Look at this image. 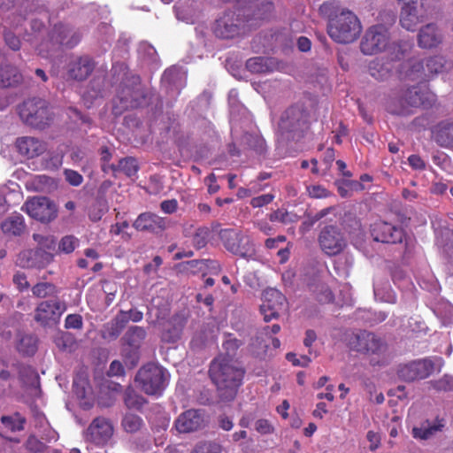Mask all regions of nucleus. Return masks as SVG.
<instances>
[{
	"label": "nucleus",
	"instance_id": "44",
	"mask_svg": "<svg viewBox=\"0 0 453 453\" xmlns=\"http://www.w3.org/2000/svg\"><path fill=\"white\" fill-rule=\"evenodd\" d=\"M33 296L38 298H45L56 294L57 288L50 282H38L32 288Z\"/></svg>",
	"mask_w": 453,
	"mask_h": 453
},
{
	"label": "nucleus",
	"instance_id": "26",
	"mask_svg": "<svg viewBox=\"0 0 453 453\" xmlns=\"http://www.w3.org/2000/svg\"><path fill=\"white\" fill-rule=\"evenodd\" d=\"M187 321L188 319L184 314L174 315L163 329L161 340L168 343L176 342L180 340Z\"/></svg>",
	"mask_w": 453,
	"mask_h": 453
},
{
	"label": "nucleus",
	"instance_id": "48",
	"mask_svg": "<svg viewBox=\"0 0 453 453\" xmlns=\"http://www.w3.org/2000/svg\"><path fill=\"white\" fill-rule=\"evenodd\" d=\"M269 219L271 221H278L283 224H288L294 222L296 219V215L284 210H277L270 214Z\"/></svg>",
	"mask_w": 453,
	"mask_h": 453
},
{
	"label": "nucleus",
	"instance_id": "50",
	"mask_svg": "<svg viewBox=\"0 0 453 453\" xmlns=\"http://www.w3.org/2000/svg\"><path fill=\"white\" fill-rule=\"evenodd\" d=\"M4 39L5 44L12 50L17 51L20 49L21 42L19 38L10 29L4 27Z\"/></svg>",
	"mask_w": 453,
	"mask_h": 453
},
{
	"label": "nucleus",
	"instance_id": "4",
	"mask_svg": "<svg viewBox=\"0 0 453 453\" xmlns=\"http://www.w3.org/2000/svg\"><path fill=\"white\" fill-rule=\"evenodd\" d=\"M170 373L162 365L148 363L137 372L134 383L137 388L148 395L160 396L166 388Z\"/></svg>",
	"mask_w": 453,
	"mask_h": 453
},
{
	"label": "nucleus",
	"instance_id": "36",
	"mask_svg": "<svg viewBox=\"0 0 453 453\" xmlns=\"http://www.w3.org/2000/svg\"><path fill=\"white\" fill-rule=\"evenodd\" d=\"M423 61L426 80L431 79L434 75L443 72L446 65V60L441 56L429 57Z\"/></svg>",
	"mask_w": 453,
	"mask_h": 453
},
{
	"label": "nucleus",
	"instance_id": "54",
	"mask_svg": "<svg viewBox=\"0 0 453 453\" xmlns=\"http://www.w3.org/2000/svg\"><path fill=\"white\" fill-rule=\"evenodd\" d=\"M65 180L72 186H80L83 181V177L78 172L72 169H65L64 171Z\"/></svg>",
	"mask_w": 453,
	"mask_h": 453
},
{
	"label": "nucleus",
	"instance_id": "27",
	"mask_svg": "<svg viewBox=\"0 0 453 453\" xmlns=\"http://www.w3.org/2000/svg\"><path fill=\"white\" fill-rule=\"evenodd\" d=\"M51 40L60 45L73 48L81 41V35L65 25L58 24L51 32Z\"/></svg>",
	"mask_w": 453,
	"mask_h": 453
},
{
	"label": "nucleus",
	"instance_id": "1",
	"mask_svg": "<svg viewBox=\"0 0 453 453\" xmlns=\"http://www.w3.org/2000/svg\"><path fill=\"white\" fill-rule=\"evenodd\" d=\"M319 13L328 19L327 33L338 43L354 42L362 31L357 16L349 10H340L335 2H325L319 6Z\"/></svg>",
	"mask_w": 453,
	"mask_h": 453
},
{
	"label": "nucleus",
	"instance_id": "57",
	"mask_svg": "<svg viewBox=\"0 0 453 453\" xmlns=\"http://www.w3.org/2000/svg\"><path fill=\"white\" fill-rule=\"evenodd\" d=\"M286 358L296 366L306 367L311 363V358L308 356H302L297 358L295 353L289 352L286 355Z\"/></svg>",
	"mask_w": 453,
	"mask_h": 453
},
{
	"label": "nucleus",
	"instance_id": "20",
	"mask_svg": "<svg viewBox=\"0 0 453 453\" xmlns=\"http://www.w3.org/2000/svg\"><path fill=\"white\" fill-rule=\"evenodd\" d=\"M426 14V12L423 0L416 4H403L400 13V24L406 30L412 31L424 20Z\"/></svg>",
	"mask_w": 453,
	"mask_h": 453
},
{
	"label": "nucleus",
	"instance_id": "46",
	"mask_svg": "<svg viewBox=\"0 0 453 453\" xmlns=\"http://www.w3.org/2000/svg\"><path fill=\"white\" fill-rule=\"evenodd\" d=\"M191 453H222V446L215 441H203L196 444Z\"/></svg>",
	"mask_w": 453,
	"mask_h": 453
},
{
	"label": "nucleus",
	"instance_id": "2",
	"mask_svg": "<svg viewBox=\"0 0 453 453\" xmlns=\"http://www.w3.org/2000/svg\"><path fill=\"white\" fill-rule=\"evenodd\" d=\"M210 377L217 386L221 399L231 401L240 387L244 371L234 358L219 356L211 363Z\"/></svg>",
	"mask_w": 453,
	"mask_h": 453
},
{
	"label": "nucleus",
	"instance_id": "9",
	"mask_svg": "<svg viewBox=\"0 0 453 453\" xmlns=\"http://www.w3.org/2000/svg\"><path fill=\"white\" fill-rule=\"evenodd\" d=\"M219 237L225 248L231 253L244 258L255 255V249L250 238L235 229H222Z\"/></svg>",
	"mask_w": 453,
	"mask_h": 453
},
{
	"label": "nucleus",
	"instance_id": "39",
	"mask_svg": "<svg viewBox=\"0 0 453 453\" xmlns=\"http://www.w3.org/2000/svg\"><path fill=\"white\" fill-rule=\"evenodd\" d=\"M113 172H122L128 177H133L136 174L139 167L135 158L126 157L119 160L118 165H111L109 166Z\"/></svg>",
	"mask_w": 453,
	"mask_h": 453
},
{
	"label": "nucleus",
	"instance_id": "10",
	"mask_svg": "<svg viewBox=\"0 0 453 453\" xmlns=\"http://www.w3.org/2000/svg\"><path fill=\"white\" fill-rule=\"evenodd\" d=\"M318 241L321 250L329 257L339 255L347 247L344 234L333 225L321 229Z\"/></svg>",
	"mask_w": 453,
	"mask_h": 453
},
{
	"label": "nucleus",
	"instance_id": "11",
	"mask_svg": "<svg viewBox=\"0 0 453 453\" xmlns=\"http://www.w3.org/2000/svg\"><path fill=\"white\" fill-rule=\"evenodd\" d=\"M21 209L31 218L43 223L50 222L58 216L57 205L45 196H35L27 200Z\"/></svg>",
	"mask_w": 453,
	"mask_h": 453
},
{
	"label": "nucleus",
	"instance_id": "49",
	"mask_svg": "<svg viewBox=\"0 0 453 453\" xmlns=\"http://www.w3.org/2000/svg\"><path fill=\"white\" fill-rule=\"evenodd\" d=\"M210 230L207 227L198 228L193 237V245L196 249H202L207 244Z\"/></svg>",
	"mask_w": 453,
	"mask_h": 453
},
{
	"label": "nucleus",
	"instance_id": "7",
	"mask_svg": "<svg viewBox=\"0 0 453 453\" xmlns=\"http://www.w3.org/2000/svg\"><path fill=\"white\" fill-rule=\"evenodd\" d=\"M307 115L297 106L286 110L279 121L278 134L284 140L295 139L296 135L306 126Z\"/></svg>",
	"mask_w": 453,
	"mask_h": 453
},
{
	"label": "nucleus",
	"instance_id": "15",
	"mask_svg": "<svg viewBox=\"0 0 453 453\" xmlns=\"http://www.w3.org/2000/svg\"><path fill=\"white\" fill-rule=\"evenodd\" d=\"M94 60L88 55H73L65 65L67 79L77 81L87 80L95 69Z\"/></svg>",
	"mask_w": 453,
	"mask_h": 453
},
{
	"label": "nucleus",
	"instance_id": "35",
	"mask_svg": "<svg viewBox=\"0 0 453 453\" xmlns=\"http://www.w3.org/2000/svg\"><path fill=\"white\" fill-rule=\"evenodd\" d=\"M147 333L142 326H134L127 329L122 341L133 349H138L145 339Z\"/></svg>",
	"mask_w": 453,
	"mask_h": 453
},
{
	"label": "nucleus",
	"instance_id": "55",
	"mask_svg": "<svg viewBox=\"0 0 453 453\" xmlns=\"http://www.w3.org/2000/svg\"><path fill=\"white\" fill-rule=\"evenodd\" d=\"M168 315L167 310L156 309L155 318H153V308L150 309L148 312V322L151 326H156L161 320L165 319Z\"/></svg>",
	"mask_w": 453,
	"mask_h": 453
},
{
	"label": "nucleus",
	"instance_id": "42",
	"mask_svg": "<svg viewBox=\"0 0 453 453\" xmlns=\"http://www.w3.org/2000/svg\"><path fill=\"white\" fill-rule=\"evenodd\" d=\"M36 339L31 334L19 335L17 349L25 355H33L36 351Z\"/></svg>",
	"mask_w": 453,
	"mask_h": 453
},
{
	"label": "nucleus",
	"instance_id": "47",
	"mask_svg": "<svg viewBox=\"0 0 453 453\" xmlns=\"http://www.w3.org/2000/svg\"><path fill=\"white\" fill-rule=\"evenodd\" d=\"M244 141L258 153H263L265 150V142L261 136L247 134L244 135Z\"/></svg>",
	"mask_w": 453,
	"mask_h": 453
},
{
	"label": "nucleus",
	"instance_id": "59",
	"mask_svg": "<svg viewBox=\"0 0 453 453\" xmlns=\"http://www.w3.org/2000/svg\"><path fill=\"white\" fill-rule=\"evenodd\" d=\"M107 374L109 376H122L125 374V368L119 361L114 360L111 363Z\"/></svg>",
	"mask_w": 453,
	"mask_h": 453
},
{
	"label": "nucleus",
	"instance_id": "40",
	"mask_svg": "<svg viewBox=\"0 0 453 453\" xmlns=\"http://www.w3.org/2000/svg\"><path fill=\"white\" fill-rule=\"evenodd\" d=\"M143 425L142 418L134 413H126L121 420V426L129 434H134L140 431Z\"/></svg>",
	"mask_w": 453,
	"mask_h": 453
},
{
	"label": "nucleus",
	"instance_id": "56",
	"mask_svg": "<svg viewBox=\"0 0 453 453\" xmlns=\"http://www.w3.org/2000/svg\"><path fill=\"white\" fill-rule=\"evenodd\" d=\"M308 193L312 198H325L330 196V192L320 185L309 187Z\"/></svg>",
	"mask_w": 453,
	"mask_h": 453
},
{
	"label": "nucleus",
	"instance_id": "58",
	"mask_svg": "<svg viewBox=\"0 0 453 453\" xmlns=\"http://www.w3.org/2000/svg\"><path fill=\"white\" fill-rule=\"evenodd\" d=\"M65 325L66 328H81L82 326V318L78 314H70L66 317Z\"/></svg>",
	"mask_w": 453,
	"mask_h": 453
},
{
	"label": "nucleus",
	"instance_id": "13",
	"mask_svg": "<svg viewBox=\"0 0 453 453\" xmlns=\"http://www.w3.org/2000/svg\"><path fill=\"white\" fill-rule=\"evenodd\" d=\"M441 358L436 357L423 358L411 362L403 365L400 371V376L407 381H413L416 380H423L429 377L434 371L435 365L438 364L441 365Z\"/></svg>",
	"mask_w": 453,
	"mask_h": 453
},
{
	"label": "nucleus",
	"instance_id": "19",
	"mask_svg": "<svg viewBox=\"0 0 453 453\" xmlns=\"http://www.w3.org/2000/svg\"><path fill=\"white\" fill-rule=\"evenodd\" d=\"M371 234L375 242L393 244L402 242L404 235L401 227L384 221L372 225Z\"/></svg>",
	"mask_w": 453,
	"mask_h": 453
},
{
	"label": "nucleus",
	"instance_id": "16",
	"mask_svg": "<svg viewBox=\"0 0 453 453\" xmlns=\"http://www.w3.org/2000/svg\"><path fill=\"white\" fill-rule=\"evenodd\" d=\"M54 259V255L43 249H31L21 251L17 258V265L22 268L42 270Z\"/></svg>",
	"mask_w": 453,
	"mask_h": 453
},
{
	"label": "nucleus",
	"instance_id": "62",
	"mask_svg": "<svg viewBox=\"0 0 453 453\" xmlns=\"http://www.w3.org/2000/svg\"><path fill=\"white\" fill-rule=\"evenodd\" d=\"M13 282L17 285L20 291L27 289L30 285L27 280V276L23 273H18L13 276Z\"/></svg>",
	"mask_w": 453,
	"mask_h": 453
},
{
	"label": "nucleus",
	"instance_id": "37",
	"mask_svg": "<svg viewBox=\"0 0 453 453\" xmlns=\"http://www.w3.org/2000/svg\"><path fill=\"white\" fill-rule=\"evenodd\" d=\"M273 59L262 57L251 58L246 63L248 70L256 73L271 72L273 69Z\"/></svg>",
	"mask_w": 453,
	"mask_h": 453
},
{
	"label": "nucleus",
	"instance_id": "18",
	"mask_svg": "<svg viewBox=\"0 0 453 453\" xmlns=\"http://www.w3.org/2000/svg\"><path fill=\"white\" fill-rule=\"evenodd\" d=\"M113 434V426L105 418L93 419L86 432V439L96 445H104Z\"/></svg>",
	"mask_w": 453,
	"mask_h": 453
},
{
	"label": "nucleus",
	"instance_id": "24",
	"mask_svg": "<svg viewBox=\"0 0 453 453\" xmlns=\"http://www.w3.org/2000/svg\"><path fill=\"white\" fill-rule=\"evenodd\" d=\"M397 74L401 80L426 81L424 61L417 58L398 64Z\"/></svg>",
	"mask_w": 453,
	"mask_h": 453
},
{
	"label": "nucleus",
	"instance_id": "23",
	"mask_svg": "<svg viewBox=\"0 0 453 453\" xmlns=\"http://www.w3.org/2000/svg\"><path fill=\"white\" fill-rule=\"evenodd\" d=\"M119 101V109L118 105L114 106L115 113H120L122 110L136 108L145 103V96L140 86L134 88H124L118 95Z\"/></svg>",
	"mask_w": 453,
	"mask_h": 453
},
{
	"label": "nucleus",
	"instance_id": "6",
	"mask_svg": "<svg viewBox=\"0 0 453 453\" xmlns=\"http://www.w3.org/2000/svg\"><path fill=\"white\" fill-rule=\"evenodd\" d=\"M425 94L419 88L413 86L393 98L388 105V111L396 115H411L413 113V109L425 104Z\"/></svg>",
	"mask_w": 453,
	"mask_h": 453
},
{
	"label": "nucleus",
	"instance_id": "63",
	"mask_svg": "<svg viewBox=\"0 0 453 453\" xmlns=\"http://www.w3.org/2000/svg\"><path fill=\"white\" fill-rule=\"evenodd\" d=\"M160 208L165 213L172 214L176 211L178 202L176 199L164 200L160 203Z\"/></svg>",
	"mask_w": 453,
	"mask_h": 453
},
{
	"label": "nucleus",
	"instance_id": "22",
	"mask_svg": "<svg viewBox=\"0 0 453 453\" xmlns=\"http://www.w3.org/2000/svg\"><path fill=\"white\" fill-rule=\"evenodd\" d=\"M169 220L152 212L141 213L134 221L133 226L141 232H149L158 234L165 231Z\"/></svg>",
	"mask_w": 453,
	"mask_h": 453
},
{
	"label": "nucleus",
	"instance_id": "33",
	"mask_svg": "<svg viewBox=\"0 0 453 453\" xmlns=\"http://www.w3.org/2000/svg\"><path fill=\"white\" fill-rule=\"evenodd\" d=\"M22 74L12 65L0 66V88L15 87L22 81Z\"/></svg>",
	"mask_w": 453,
	"mask_h": 453
},
{
	"label": "nucleus",
	"instance_id": "8",
	"mask_svg": "<svg viewBox=\"0 0 453 453\" xmlns=\"http://www.w3.org/2000/svg\"><path fill=\"white\" fill-rule=\"evenodd\" d=\"M390 35L383 25H375L369 27L360 42V50L364 55H375L387 49L389 44Z\"/></svg>",
	"mask_w": 453,
	"mask_h": 453
},
{
	"label": "nucleus",
	"instance_id": "61",
	"mask_svg": "<svg viewBox=\"0 0 453 453\" xmlns=\"http://www.w3.org/2000/svg\"><path fill=\"white\" fill-rule=\"evenodd\" d=\"M119 313H124L127 319V324L129 321L140 322L143 318V313L136 309H131L128 311H120Z\"/></svg>",
	"mask_w": 453,
	"mask_h": 453
},
{
	"label": "nucleus",
	"instance_id": "64",
	"mask_svg": "<svg viewBox=\"0 0 453 453\" xmlns=\"http://www.w3.org/2000/svg\"><path fill=\"white\" fill-rule=\"evenodd\" d=\"M366 438L370 442L369 449L372 452L375 451L380 447V436L373 431H369L366 434Z\"/></svg>",
	"mask_w": 453,
	"mask_h": 453
},
{
	"label": "nucleus",
	"instance_id": "32",
	"mask_svg": "<svg viewBox=\"0 0 453 453\" xmlns=\"http://www.w3.org/2000/svg\"><path fill=\"white\" fill-rule=\"evenodd\" d=\"M435 142L441 147H453V121H441L434 129Z\"/></svg>",
	"mask_w": 453,
	"mask_h": 453
},
{
	"label": "nucleus",
	"instance_id": "51",
	"mask_svg": "<svg viewBox=\"0 0 453 453\" xmlns=\"http://www.w3.org/2000/svg\"><path fill=\"white\" fill-rule=\"evenodd\" d=\"M242 345V342L234 337H231L229 335L228 339H226L223 343V348L226 350V354L222 355L223 357H229V358H234V356L239 347Z\"/></svg>",
	"mask_w": 453,
	"mask_h": 453
},
{
	"label": "nucleus",
	"instance_id": "3",
	"mask_svg": "<svg viewBox=\"0 0 453 453\" xmlns=\"http://www.w3.org/2000/svg\"><path fill=\"white\" fill-rule=\"evenodd\" d=\"M244 10L242 16L250 20V13L252 11V16L255 19H266L273 11V4L271 1L262 0L260 4H253V8H249L250 4H243ZM241 12L236 14L234 12H227L222 17L218 19L213 27V33L217 37L223 39L233 38L239 35L241 28L244 27V20L241 19Z\"/></svg>",
	"mask_w": 453,
	"mask_h": 453
},
{
	"label": "nucleus",
	"instance_id": "28",
	"mask_svg": "<svg viewBox=\"0 0 453 453\" xmlns=\"http://www.w3.org/2000/svg\"><path fill=\"white\" fill-rule=\"evenodd\" d=\"M418 41L421 48L431 49L436 47L442 42L441 31L435 24H427L419 30Z\"/></svg>",
	"mask_w": 453,
	"mask_h": 453
},
{
	"label": "nucleus",
	"instance_id": "45",
	"mask_svg": "<svg viewBox=\"0 0 453 453\" xmlns=\"http://www.w3.org/2000/svg\"><path fill=\"white\" fill-rule=\"evenodd\" d=\"M428 384L436 391L449 392L453 391V376L444 374L441 378L430 380Z\"/></svg>",
	"mask_w": 453,
	"mask_h": 453
},
{
	"label": "nucleus",
	"instance_id": "25",
	"mask_svg": "<svg viewBox=\"0 0 453 453\" xmlns=\"http://www.w3.org/2000/svg\"><path fill=\"white\" fill-rule=\"evenodd\" d=\"M65 305L58 301H44L38 304L35 319L45 326L51 320H56L64 311Z\"/></svg>",
	"mask_w": 453,
	"mask_h": 453
},
{
	"label": "nucleus",
	"instance_id": "21",
	"mask_svg": "<svg viewBox=\"0 0 453 453\" xmlns=\"http://www.w3.org/2000/svg\"><path fill=\"white\" fill-rule=\"evenodd\" d=\"M206 425L204 411L190 409L181 413L175 420V427L180 433L197 431Z\"/></svg>",
	"mask_w": 453,
	"mask_h": 453
},
{
	"label": "nucleus",
	"instance_id": "14",
	"mask_svg": "<svg viewBox=\"0 0 453 453\" xmlns=\"http://www.w3.org/2000/svg\"><path fill=\"white\" fill-rule=\"evenodd\" d=\"M403 58V50L399 49L395 58H377L372 60L368 65L369 74L379 81L388 80L397 73L398 62Z\"/></svg>",
	"mask_w": 453,
	"mask_h": 453
},
{
	"label": "nucleus",
	"instance_id": "12",
	"mask_svg": "<svg viewBox=\"0 0 453 453\" xmlns=\"http://www.w3.org/2000/svg\"><path fill=\"white\" fill-rule=\"evenodd\" d=\"M349 345L351 349L366 354H380L386 349L384 341L368 331L353 334L349 339Z\"/></svg>",
	"mask_w": 453,
	"mask_h": 453
},
{
	"label": "nucleus",
	"instance_id": "34",
	"mask_svg": "<svg viewBox=\"0 0 453 453\" xmlns=\"http://www.w3.org/2000/svg\"><path fill=\"white\" fill-rule=\"evenodd\" d=\"M25 228L24 218L19 213L9 216L1 223L2 231L9 235H20L25 231Z\"/></svg>",
	"mask_w": 453,
	"mask_h": 453
},
{
	"label": "nucleus",
	"instance_id": "43",
	"mask_svg": "<svg viewBox=\"0 0 453 453\" xmlns=\"http://www.w3.org/2000/svg\"><path fill=\"white\" fill-rule=\"evenodd\" d=\"M1 421L7 428L11 429L12 432H16L24 429L26 418L16 412L11 416H3Z\"/></svg>",
	"mask_w": 453,
	"mask_h": 453
},
{
	"label": "nucleus",
	"instance_id": "52",
	"mask_svg": "<svg viewBox=\"0 0 453 453\" xmlns=\"http://www.w3.org/2000/svg\"><path fill=\"white\" fill-rule=\"evenodd\" d=\"M26 449L31 453H43L46 446L35 435H30L26 442Z\"/></svg>",
	"mask_w": 453,
	"mask_h": 453
},
{
	"label": "nucleus",
	"instance_id": "60",
	"mask_svg": "<svg viewBox=\"0 0 453 453\" xmlns=\"http://www.w3.org/2000/svg\"><path fill=\"white\" fill-rule=\"evenodd\" d=\"M273 196L271 194H265L257 197L252 198L250 203L253 207H262L265 204L270 203L273 200Z\"/></svg>",
	"mask_w": 453,
	"mask_h": 453
},
{
	"label": "nucleus",
	"instance_id": "38",
	"mask_svg": "<svg viewBox=\"0 0 453 453\" xmlns=\"http://www.w3.org/2000/svg\"><path fill=\"white\" fill-rule=\"evenodd\" d=\"M195 3L188 4H180L175 7L176 17L178 19L187 23H194L198 17V9L194 6Z\"/></svg>",
	"mask_w": 453,
	"mask_h": 453
},
{
	"label": "nucleus",
	"instance_id": "17",
	"mask_svg": "<svg viewBox=\"0 0 453 453\" xmlns=\"http://www.w3.org/2000/svg\"><path fill=\"white\" fill-rule=\"evenodd\" d=\"M286 308L285 296L275 288H267L263 293V303L260 306L264 320L268 322L278 317L279 312Z\"/></svg>",
	"mask_w": 453,
	"mask_h": 453
},
{
	"label": "nucleus",
	"instance_id": "53",
	"mask_svg": "<svg viewBox=\"0 0 453 453\" xmlns=\"http://www.w3.org/2000/svg\"><path fill=\"white\" fill-rule=\"evenodd\" d=\"M78 245V240L71 235L65 236L61 239L58 249L59 250L68 254L73 252Z\"/></svg>",
	"mask_w": 453,
	"mask_h": 453
},
{
	"label": "nucleus",
	"instance_id": "5",
	"mask_svg": "<svg viewBox=\"0 0 453 453\" xmlns=\"http://www.w3.org/2000/svg\"><path fill=\"white\" fill-rule=\"evenodd\" d=\"M20 118L29 126L42 129L52 119L47 101L42 98H30L19 108Z\"/></svg>",
	"mask_w": 453,
	"mask_h": 453
},
{
	"label": "nucleus",
	"instance_id": "30",
	"mask_svg": "<svg viewBox=\"0 0 453 453\" xmlns=\"http://www.w3.org/2000/svg\"><path fill=\"white\" fill-rule=\"evenodd\" d=\"M126 315L118 313L111 320L104 325L102 337L109 342L116 340L127 326Z\"/></svg>",
	"mask_w": 453,
	"mask_h": 453
},
{
	"label": "nucleus",
	"instance_id": "29",
	"mask_svg": "<svg viewBox=\"0 0 453 453\" xmlns=\"http://www.w3.org/2000/svg\"><path fill=\"white\" fill-rule=\"evenodd\" d=\"M16 147L19 154L30 158L42 154L46 150L44 142L34 137L17 139Z\"/></svg>",
	"mask_w": 453,
	"mask_h": 453
},
{
	"label": "nucleus",
	"instance_id": "41",
	"mask_svg": "<svg viewBox=\"0 0 453 453\" xmlns=\"http://www.w3.org/2000/svg\"><path fill=\"white\" fill-rule=\"evenodd\" d=\"M124 403L128 409L139 410L146 403V400L133 388L128 387L124 392Z\"/></svg>",
	"mask_w": 453,
	"mask_h": 453
},
{
	"label": "nucleus",
	"instance_id": "31",
	"mask_svg": "<svg viewBox=\"0 0 453 453\" xmlns=\"http://www.w3.org/2000/svg\"><path fill=\"white\" fill-rule=\"evenodd\" d=\"M444 426L445 422L442 418H436L434 421L426 420L419 426L413 427L412 435L416 439L427 440L441 431Z\"/></svg>",
	"mask_w": 453,
	"mask_h": 453
}]
</instances>
